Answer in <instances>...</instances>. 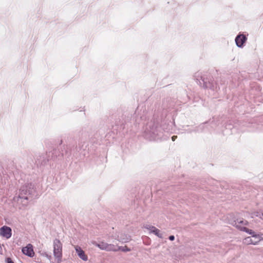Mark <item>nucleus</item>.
I'll use <instances>...</instances> for the list:
<instances>
[{
	"mask_svg": "<svg viewBox=\"0 0 263 263\" xmlns=\"http://www.w3.org/2000/svg\"><path fill=\"white\" fill-rule=\"evenodd\" d=\"M258 218L263 220V211H259V215H258Z\"/></svg>",
	"mask_w": 263,
	"mask_h": 263,
	"instance_id": "nucleus-14",
	"label": "nucleus"
},
{
	"mask_svg": "<svg viewBox=\"0 0 263 263\" xmlns=\"http://www.w3.org/2000/svg\"><path fill=\"white\" fill-rule=\"evenodd\" d=\"M22 252L30 257L33 256L34 254L33 247L31 244H28L26 247L23 248Z\"/></svg>",
	"mask_w": 263,
	"mask_h": 263,
	"instance_id": "nucleus-4",
	"label": "nucleus"
},
{
	"mask_svg": "<svg viewBox=\"0 0 263 263\" xmlns=\"http://www.w3.org/2000/svg\"><path fill=\"white\" fill-rule=\"evenodd\" d=\"M235 225L237 228L241 231H246V223L240 219H237L235 221Z\"/></svg>",
	"mask_w": 263,
	"mask_h": 263,
	"instance_id": "nucleus-7",
	"label": "nucleus"
},
{
	"mask_svg": "<svg viewBox=\"0 0 263 263\" xmlns=\"http://www.w3.org/2000/svg\"><path fill=\"white\" fill-rule=\"evenodd\" d=\"M116 248L117 249L116 252L118 251H122L123 252H127L130 251V249L128 248L126 246L123 247H119L118 246H116Z\"/></svg>",
	"mask_w": 263,
	"mask_h": 263,
	"instance_id": "nucleus-9",
	"label": "nucleus"
},
{
	"mask_svg": "<svg viewBox=\"0 0 263 263\" xmlns=\"http://www.w3.org/2000/svg\"><path fill=\"white\" fill-rule=\"evenodd\" d=\"M254 237L255 239L254 241H253L252 238L248 237V245H256L260 241L263 240V234H258L257 235H255Z\"/></svg>",
	"mask_w": 263,
	"mask_h": 263,
	"instance_id": "nucleus-6",
	"label": "nucleus"
},
{
	"mask_svg": "<svg viewBox=\"0 0 263 263\" xmlns=\"http://www.w3.org/2000/svg\"><path fill=\"white\" fill-rule=\"evenodd\" d=\"M92 243L102 250L116 252L117 249H116L115 245L113 244H109L104 241H101L99 243L94 241Z\"/></svg>",
	"mask_w": 263,
	"mask_h": 263,
	"instance_id": "nucleus-2",
	"label": "nucleus"
},
{
	"mask_svg": "<svg viewBox=\"0 0 263 263\" xmlns=\"http://www.w3.org/2000/svg\"><path fill=\"white\" fill-rule=\"evenodd\" d=\"M249 237V238H252V240H253V241L255 240V239L254 238H252V237Z\"/></svg>",
	"mask_w": 263,
	"mask_h": 263,
	"instance_id": "nucleus-18",
	"label": "nucleus"
},
{
	"mask_svg": "<svg viewBox=\"0 0 263 263\" xmlns=\"http://www.w3.org/2000/svg\"><path fill=\"white\" fill-rule=\"evenodd\" d=\"M246 40V36L244 35H238L235 39V42L237 46L241 47Z\"/></svg>",
	"mask_w": 263,
	"mask_h": 263,
	"instance_id": "nucleus-8",
	"label": "nucleus"
},
{
	"mask_svg": "<svg viewBox=\"0 0 263 263\" xmlns=\"http://www.w3.org/2000/svg\"><path fill=\"white\" fill-rule=\"evenodd\" d=\"M250 215L251 218L253 219L255 218L256 217H258V215H259V211H254L251 212Z\"/></svg>",
	"mask_w": 263,
	"mask_h": 263,
	"instance_id": "nucleus-10",
	"label": "nucleus"
},
{
	"mask_svg": "<svg viewBox=\"0 0 263 263\" xmlns=\"http://www.w3.org/2000/svg\"><path fill=\"white\" fill-rule=\"evenodd\" d=\"M169 239H170V240H171L173 241V240H174V239H175V237H174L173 235H171V236H170L169 237Z\"/></svg>",
	"mask_w": 263,
	"mask_h": 263,
	"instance_id": "nucleus-16",
	"label": "nucleus"
},
{
	"mask_svg": "<svg viewBox=\"0 0 263 263\" xmlns=\"http://www.w3.org/2000/svg\"><path fill=\"white\" fill-rule=\"evenodd\" d=\"M152 229H153L154 230V231L153 232V233L156 235H157V236L159 237H161V235L160 234V231L159 229H158L157 228H156V227H152Z\"/></svg>",
	"mask_w": 263,
	"mask_h": 263,
	"instance_id": "nucleus-11",
	"label": "nucleus"
},
{
	"mask_svg": "<svg viewBox=\"0 0 263 263\" xmlns=\"http://www.w3.org/2000/svg\"><path fill=\"white\" fill-rule=\"evenodd\" d=\"M153 226L146 225L144 227L145 229H147V230H149L151 232H153L154 231V230L152 228Z\"/></svg>",
	"mask_w": 263,
	"mask_h": 263,
	"instance_id": "nucleus-13",
	"label": "nucleus"
},
{
	"mask_svg": "<svg viewBox=\"0 0 263 263\" xmlns=\"http://www.w3.org/2000/svg\"><path fill=\"white\" fill-rule=\"evenodd\" d=\"M248 234H249L250 235H251V237L255 239V236L257 235L258 234H256L254 231H252V230H249L248 229Z\"/></svg>",
	"mask_w": 263,
	"mask_h": 263,
	"instance_id": "nucleus-12",
	"label": "nucleus"
},
{
	"mask_svg": "<svg viewBox=\"0 0 263 263\" xmlns=\"http://www.w3.org/2000/svg\"><path fill=\"white\" fill-rule=\"evenodd\" d=\"M74 249L79 257L83 260L86 261L88 260V257L85 254L84 251L79 246H74Z\"/></svg>",
	"mask_w": 263,
	"mask_h": 263,
	"instance_id": "nucleus-5",
	"label": "nucleus"
},
{
	"mask_svg": "<svg viewBox=\"0 0 263 263\" xmlns=\"http://www.w3.org/2000/svg\"><path fill=\"white\" fill-rule=\"evenodd\" d=\"M7 263H14L10 258H7Z\"/></svg>",
	"mask_w": 263,
	"mask_h": 263,
	"instance_id": "nucleus-15",
	"label": "nucleus"
},
{
	"mask_svg": "<svg viewBox=\"0 0 263 263\" xmlns=\"http://www.w3.org/2000/svg\"><path fill=\"white\" fill-rule=\"evenodd\" d=\"M53 254L57 263H60L62 257V243L58 239L53 240Z\"/></svg>",
	"mask_w": 263,
	"mask_h": 263,
	"instance_id": "nucleus-1",
	"label": "nucleus"
},
{
	"mask_svg": "<svg viewBox=\"0 0 263 263\" xmlns=\"http://www.w3.org/2000/svg\"><path fill=\"white\" fill-rule=\"evenodd\" d=\"M0 234L7 239L11 237L12 235L11 229L7 226H3L0 229Z\"/></svg>",
	"mask_w": 263,
	"mask_h": 263,
	"instance_id": "nucleus-3",
	"label": "nucleus"
},
{
	"mask_svg": "<svg viewBox=\"0 0 263 263\" xmlns=\"http://www.w3.org/2000/svg\"><path fill=\"white\" fill-rule=\"evenodd\" d=\"M177 138V136H173L172 137V139L173 141H174Z\"/></svg>",
	"mask_w": 263,
	"mask_h": 263,
	"instance_id": "nucleus-17",
	"label": "nucleus"
}]
</instances>
